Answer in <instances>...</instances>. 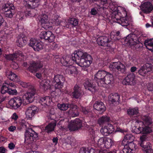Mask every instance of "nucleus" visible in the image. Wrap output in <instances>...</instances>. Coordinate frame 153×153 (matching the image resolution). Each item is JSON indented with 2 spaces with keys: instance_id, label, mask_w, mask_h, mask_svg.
Listing matches in <instances>:
<instances>
[{
  "instance_id": "obj_41",
  "label": "nucleus",
  "mask_w": 153,
  "mask_h": 153,
  "mask_svg": "<svg viewBox=\"0 0 153 153\" xmlns=\"http://www.w3.org/2000/svg\"><path fill=\"white\" fill-rule=\"evenodd\" d=\"M43 48V43L40 41H39L34 46L33 49L35 51H38L41 50Z\"/></svg>"
},
{
  "instance_id": "obj_55",
  "label": "nucleus",
  "mask_w": 153,
  "mask_h": 153,
  "mask_svg": "<svg viewBox=\"0 0 153 153\" xmlns=\"http://www.w3.org/2000/svg\"><path fill=\"white\" fill-rule=\"evenodd\" d=\"M15 146V145L13 143L11 142L9 144L8 147L11 150L14 149Z\"/></svg>"
},
{
  "instance_id": "obj_34",
  "label": "nucleus",
  "mask_w": 153,
  "mask_h": 153,
  "mask_svg": "<svg viewBox=\"0 0 153 153\" xmlns=\"http://www.w3.org/2000/svg\"><path fill=\"white\" fill-rule=\"evenodd\" d=\"M84 86L86 89L90 91L92 93H93L95 91V86L92 85L88 80L85 81L84 84Z\"/></svg>"
},
{
  "instance_id": "obj_58",
  "label": "nucleus",
  "mask_w": 153,
  "mask_h": 153,
  "mask_svg": "<svg viewBox=\"0 0 153 153\" xmlns=\"http://www.w3.org/2000/svg\"><path fill=\"white\" fill-rule=\"evenodd\" d=\"M5 82L7 83V86L9 87V88H10V87H13L15 88L16 87V85L13 83H8L7 82Z\"/></svg>"
},
{
  "instance_id": "obj_51",
  "label": "nucleus",
  "mask_w": 153,
  "mask_h": 153,
  "mask_svg": "<svg viewBox=\"0 0 153 153\" xmlns=\"http://www.w3.org/2000/svg\"><path fill=\"white\" fill-rule=\"evenodd\" d=\"M26 16L27 17H33L35 16L36 14L33 13V10L26 12L25 13Z\"/></svg>"
},
{
  "instance_id": "obj_33",
  "label": "nucleus",
  "mask_w": 153,
  "mask_h": 153,
  "mask_svg": "<svg viewBox=\"0 0 153 153\" xmlns=\"http://www.w3.org/2000/svg\"><path fill=\"white\" fill-rule=\"evenodd\" d=\"M119 34L120 32L119 31H113L111 33L109 40L112 42V44L113 42L120 39V36H119Z\"/></svg>"
},
{
  "instance_id": "obj_50",
  "label": "nucleus",
  "mask_w": 153,
  "mask_h": 153,
  "mask_svg": "<svg viewBox=\"0 0 153 153\" xmlns=\"http://www.w3.org/2000/svg\"><path fill=\"white\" fill-rule=\"evenodd\" d=\"M7 93L10 94L15 95L17 94V91L15 89L9 88Z\"/></svg>"
},
{
  "instance_id": "obj_7",
  "label": "nucleus",
  "mask_w": 153,
  "mask_h": 153,
  "mask_svg": "<svg viewBox=\"0 0 153 153\" xmlns=\"http://www.w3.org/2000/svg\"><path fill=\"white\" fill-rule=\"evenodd\" d=\"M38 19L42 25L45 29H51L54 25H58L61 23L58 19L49 21L48 16L45 14L39 15Z\"/></svg>"
},
{
  "instance_id": "obj_18",
  "label": "nucleus",
  "mask_w": 153,
  "mask_h": 153,
  "mask_svg": "<svg viewBox=\"0 0 153 153\" xmlns=\"http://www.w3.org/2000/svg\"><path fill=\"white\" fill-rule=\"evenodd\" d=\"M40 36L41 39H43L48 42H54L55 36L51 31H42L40 34Z\"/></svg>"
},
{
  "instance_id": "obj_15",
  "label": "nucleus",
  "mask_w": 153,
  "mask_h": 153,
  "mask_svg": "<svg viewBox=\"0 0 153 153\" xmlns=\"http://www.w3.org/2000/svg\"><path fill=\"white\" fill-rule=\"evenodd\" d=\"M65 81V78L60 75H57L54 76L53 82L54 88L60 89L63 87V83Z\"/></svg>"
},
{
  "instance_id": "obj_12",
  "label": "nucleus",
  "mask_w": 153,
  "mask_h": 153,
  "mask_svg": "<svg viewBox=\"0 0 153 153\" xmlns=\"http://www.w3.org/2000/svg\"><path fill=\"white\" fill-rule=\"evenodd\" d=\"M36 93V89L33 86H31L30 89L25 93L24 96V98L26 100V102L30 103L33 102L35 98V95Z\"/></svg>"
},
{
  "instance_id": "obj_39",
  "label": "nucleus",
  "mask_w": 153,
  "mask_h": 153,
  "mask_svg": "<svg viewBox=\"0 0 153 153\" xmlns=\"http://www.w3.org/2000/svg\"><path fill=\"white\" fill-rule=\"evenodd\" d=\"M56 126V123H50L47 126L45 129H43V130L49 133L53 130L54 127Z\"/></svg>"
},
{
  "instance_id": "obj_53",
  "label": "nucleus",
  "mask_w": 153,
  "mask_h": 153,
  "mask_svg": "<svg viewBox=\"0 0 153 153\" xmlns=\"http://www.w3.org/2000/svg\"><path fill=\"white\" fill-rule=\"evenodd\" d=\"M11 67L13 69H16L19 67V65L18 64L15 62H13L11 65Z\"/></svg>"
},
{
  "instance_id": "obj_22",
  "label": "nucleus",
  "mask_w": 153,
  "mask_h": 153,
  "mask_svg": "<svg viewBox=\"0 0 153 153\" xmlns=\"http://www.w3.org/2000/svg\"><path fill=\"white\" fill-rule=\"evenodd\" d=\"M39 87L41 89L45 91L54 87L53 84L51 85L50 81L47 79L42 80L40 82Z\"/></svg>"
},
{
  "instance_id": "obj_57",
  "label": "nucleus",
  "mask_w": 153,
  "mask_h": 153,
  "mask_svg": "<svg viewBox=\"0 0 153 153\" xmlns=\"http://www.w3.org/2000/svg\"><path fill=\"white\" fill-rule=\"evenodd\" d=\"M18 117L16 113H14L11 117L12 119L14 120H16L18 118Z\"/></svg>"
},
{
  "instance_id": "obj_37",
  "label": "nucleus",
  "mask_w": 153,
  "mask_h": 153,
  "mask_svg": "<svg viewBox=\"0 0 153 153\" xmlns=\"http://www.w3.org/2000/svg\"><path fill=\"white\" fill-rule=\"evenodd\" d=\"M105 139V140L104 142V148L109 149L111 148L113 143V141L112 139L106 137Z\"/></svg>"
},
{
  "instance_id": "obj_11",
  "label": "nucleus",
  "mask_w": 153,
  "mask_h": 153,
  "mask_svg": "<svg viewBox=\"0 0 153 153\" xmlns=\"http://www.w3.org/2000/svg\"><path fill=\"white\" fill-rule=\"evenodd\" d=\"M98 44L99 45L105 47L107 46V50L110 52L113 51V49L110 47L112 44V42L106 36H102L99 37L97 40Z\"/></svg>"
},
{
  "instance_id": "obj_9",
  "label": "nucleus",
  "mask_w": 153,
  "mask_h": 153,
  "mask_svg": "<svg viewBox=\"0 0 153 153\" xmlns=\"http://www.w3.org/2000/svg\"><path fill=\"white\" fill-rule=\"evenodd\" d=\"M38 135L31 128L26 129L25 133V142L27 144H31L37 139Z\"/></svg>"
},
{
  "instance_id": "obj_31",
  "label": "nucleus",
  "mask_w": 153,
  "mask_h": 153,
  "mask_svg": "<svg viewBox=\"0 0 153 153\" xmlns=\"http://www.w3.org/2000/svg\"><path fill=\"white\" fill-rule=\"evenodd\" d=\"M119 99L120 96L117 94H111L108 96V101L110 104H113L117 102H119Z\"/></svg>"
},
{
  "instance_id": "obj_2",
  "label": "nucleus",
  "mask_w": 153,
  "mask_h": 153,
  "mask_svg": "<svg viewBox=\"0 0 153 153\" xmlns=\"http://www.w3.org/2000/svg\"><path fill=\"white\" fill-rule=\"evenodd\" d=\"M142 121L137 120L135 122V126L133 127L132 131L137 134L142 133L147 134L152 131L151 128L149 126L152 123L150 117L148 116H142Z\"/></svg>"
},
{
  "instance_id": "obj_17",
  "label": "nucleus",
  "mask_w": 153,
  "mask_h": 153,
  "mask_svg": "<svg viewBox=\"0 0 153 153\" xmlns=\"http://www.w3.org/2000/svg\"><path fill=\"white\" fill-rule=\"evenodd\" d=\"M23 100L20 97H16L11 99L9 101V105L13 108L16 109L22 105Z\"/></svg>"
},
{
  "instance_id": "obj_42",
  "label": "nucleus",
  "mask_w": 153,
  "mask_h": 153,
  "mask_svg": "<svg viewBox=\"0 0 153 153\" xmlns=\"http://www.w3.org/2000/svg\"><path fill=\"white\" fill-rule=\"evenodd\" d=\"M144 67L145 68L146 71H147V73L153 72V65L150 63L146 64L144 65Z\"/></svg>"
},
{
  "instance_id": "obj_47",
  "label": "nucleus",
  "mask_w": 153,
  "mask_h": 153,
  "mask_svg": "<svg viewBox=\"0 0 153 153\" xmlns=\"http://www.w3.org/2000/svg\"><path fill=\"white\" fill-rule=\"evenodd\" d=\"M146 70L145 68L144 67V65L138 71V73L139 74L142 76H145L147 73L146 71Z\"/></svg>"
},
{
  "instance_id": "obj_36",
  "label": "nucleus",
  "mask_w": 153,
  "mask_h": 153,
  "mask_svg": "<svg viewBox=\"0 0 153 153\" xmlns=\"http://www.w3.org/2000/svg\"><path fill=\"white\" fill-rule=\"evenodd\" d=\"M5 73L7 76L11 80L16 81L17 80V76L11 71L7 70Z\"/></svg>"
},
{
  "instance_id": "obj_28",
  "label": "nucleus",
  "mask_w": 153,
  "mask_h": 153,
  "mask_svg": "<svg viewBox=\"0 0 153 153\" xmlns=\"http://www.w3.org/2000/svg\"><path fill=\"white\" fill-rule=\"evenodd\" d=\"M20 56L22 57L23 55H22L21 51H19L16 52L13 54L5 55V57L7 60H13L16 59Z\"/></svg>"
},
{
  "instance_id": "obj_56",
  "label": "nucleus",
  "mask_w": 153,
  "mask_h": 153,
  "mask_svg": "<svg viewBox=\"0 0 153 153\" xmlns=\"http://www.w3.org/2000/svg\"><path fill=\"white\" fill-rule=\"evenodd\" d=\"M87 153H95V151L91 148H87Z\"/></svg>"
},
{
  "instance_id": "obj_4",
  "label": "nucleus",
  "mask_w": 153,
  "mask_h": 153,
  "mask_svg": "<svg viewBox=\"0 0 153 153\" xmlns=\"http://www.w3.org/2000/svg\"><path fill=\"white\" fill-rule=\"evenodd\" d=\"M94 79L99 86L105 88L111 85L114 82L113 75L103 70H100L97 72L95 75Z\"/></svg>"
},
{
  "instance_id": "obj_44",
  "label": "nucleus",
  "mask_w": 153,
  "mask_h": 153,
  "mask_svg": "<svg viewBox=\"0 0 153 153\" xmlns=\"http://www.w3.org/2000/svg\"><path fill=\"white\" fill-rule=\"evenodd\" d=\"M127 112L130 115L137 114L138 112V108L136 107L134 108L129 109L128 110Z\"/></svg>"
},
{
  "instance_id": "obj_59",
  "label": "nucleus",
  "mask_w": 153,
  "mask_h": 153,
  "mask_svg": "<svg viewBox=\"0 0 153 153\" xmlns=\"http://www.w3.org/2000/svg\"><path fill=\"white\" fill-rule=\"evenodd\" d=\"M16 129V127L15 126H10L8 128V130L11 132H13Z\"/></svg>"
},
{
  "instance_id": "obj_60",
  "label": "nucleus",
  "mask_w": 153,
  "mask_h": 153,
  "mask_svg": "<svg viewBox=\"0 0 153 153\" xmlns=\"http://www.w3.org/2000/svg\"><path fill=\"white\" fill-rule=\"evenodd\" d=\"M79 153H87V149L86 148L82 147L81 148Z\"/></svg>"
},
{
  "instance_id": "obj_13",
  "label": "nucleus",
  "mask_w": 153,
  "mask_h": 153,
  "mask_svg": "<svg viewBox=\"0 0 153 153\" xmlns=\"http://www.w3.org/2000/svg\"><path fill=\"white\" fill-rule=\"evenodd\" d=\"M39 111L38 108L36 106L33 105L28 107L26 110L25 114L26 117L28 120L33 118Z\"/></svg>"
},
{
  "instance_id": "obj_27",
  "label": "nucleus",
  "mask_w": 153,
  "mask_h": 153,
  "mask_svg": "<svg viewBox=\"0 0 153 153\" xmlns=\"http://www.w3.org/2000/svg\"><path fill=\"white\" fill-rule=\"evenodd\" d=\"M74 91L72 93L73 97L78 98L83 94V92L80 87L77 85H75L74 89Z\"/></svg>"
},
{
  "instance_id": "obj_46",
  "label": "nucleus",
  "mask_w": 153,
  "mask_h": 153,
  "mask_svg": "<svg viewBox=\"0 0 153 153\" xmlns=\"http://www.w3.org/2000/svg\"><path fill=\"white\" fill-rule=\"evenodd\" d=\"M68 23L73 26H76L78 25V22L75 18H71L69 19Z\"/></svg>"
},
{
  "instance_id": "obj_16",
  "label": "nucleus",
  "mask_w": 153,
  "mask_h": 153,
  "mask_svg": "<svg viewBox=\"0 0 153 153\" xmlns=\"http://www.w3.org/2000/svg\"><path fill=\"white\" fill-rule=\"evenodd\" d=\"M146 139V136L143 135L140 138V141L139 144L141 147L144 149L143 150L144 153H152L153 150L150 146V143H147L145 145H143L144 142Z\"/></svg>"
},
{
  "instance_id": "obj_29",
  "label": "nucleus",
  "mask_w": 153,
  "mask_h": 153,
  "mask_svg": "<svg viewBox=\"0 0 153 153\" xmlns=\"http://www.w3.org/2000/svg\"><path fill=\"white\" fill-rule=\"evenodd\" d=\"M134 35L132 34L128 35L125 39V44L131 46L136 44L135 40L133 39Z\"/></svg>"
},
{
  "instance_id": "obj_62",
  "label": "nucleus",
  "mask_w": 153,
  "mask_h": 153,
  "mask_svg": "<svg viewBox=\"0 0 153 153\" xmlns=\"http://www.w3.org/2000/svg\"><path fill=\"white\" fill-rule=\"evenodd\" d=\"M4 20L3 17L0 15V26L2 25L4 22Z\"/></svg>"
},
{
  "instance_id": "obj_24",
  "label": "nucleus",
  "mask_w": 153,
  "mask_h": 153,
  "mask_svg": "<svg viewBox=\"0 0 153 153\" xmlns=\"http://www.w3.org/2000/svg\"><path fill=\"white\" fill-rule=\"evenodd\" d=\"M42 67V65L40 63H36L34 62H32L31 64L30 65L28 68L29 70L32 72H36L39 70L42 71V69L44 70L43 69H41Z\"/></svg>"
},
{
  "instance_id": "obj_54",
  "label": "nucleus",
  "mask_w": 153,
  "mask_h": 153,
  "mask_svg": "<svg viewBox=\"0 0 153 153\" xmlns=\"http://www.w3.org/2000/svg\"><path fill=\"white\" fill-rule=\"evenodd\" d=\"M147 88L149 91H153V84L152 83H148L147 84Z\"/></svg>"
},
{
  "instance_id": "obj_61",
  "label": "nucleus",
  "mask_w": 153,
  "mask_h": 153,
  "mask_svg": "<svg viewBox=\"0 0 153 153\" xmlns=\"http://www.w3.org/2000/svg\"><path fill=\"white\" fill-rule=\"evenodd\" d=\"M97 13V12L95 8H93L91 11V14L92 15H95Z\"/></svg>"
},
{
  "instance_id": "obj_25",
  "label": "nucleus",
  "mask_w": 153,
  "mask_h": 153,
  "mask_svg": "<svg viewBox=\"0 0 153 153\" xmlns=\"http://www.w3.org/2000/svg\"><path fill=\"white\" fill-rule=\"evenodd\" d=\"M93 107L94 109L102 112L106 110L103 103L100 101H96L94 104Z\"/></svg>"
},
{
  "instance_id": "obj_10",
  "label": "nucleus",
  "mask_w": 153,
  "mask_h": 153,
  "mask_svg": "<svg viewBox=\"0 0 153 153\" xmlns=\"http://www.w3.org/2000/svg\"><path fill=\"white\" fill-rule=\"evenodd\" d=\"M111 71L123 73L126 71V68L124 63L120 62H114L111 63L109 66Z\"/></svg>"
},
{
  "instance_id": "obj_19",
  "label": "nucleus",
  "mask_w": 153,
  "mask_h": 153,
  "mask_svg": "<svg viewBox=\"0 0 153 153\" xmlns=\"http://www.w3.org/2000/svg\"><path fill=\"white\" fill-rule=\"evenodd\" d=\"M114 130V128L113 125L111 124L108 123L102 127L100 131L103 135L107 136L112 133Z\"/></svg>"
},
{
  "instance_id": "obj_52",
  "label": "nucleus",
  "mask_w": 153,
  "mask_h": 153,
  "mask_svg": "<svg viewBox=\"0 0 153 153\" xmlns=\"http://www.w3.org/2000/svg\"><path fill=\"white\" fill-rule=\"evenodd\" d=\"M80 110L82 112L85 114L89 113L90 111L87 110V108H84L82 106H80Z\"/></svg>"
},
{
  "instance_id": "obj_38",
  "label": "nucleus",
  "mask_w": 153,
  "mask_h": 153,
  "mask_svg": "<svg viewBox=\"0 0 153 153\" xmlns=\"http://www.w3.org/2000/svg\"><path fill=\"white\" fill-rule=\"evenodd\" d=\"M105 137L99 138L96 141L95 143L97 146L100 148H104V144Z\"/></svg>"
},
{
  "instance_id": "obj_49",
  "label": "nucleus",
  "mask_w": 153,
  "mask_h": 153,
  "mask_svg": "<svg viewBox=\"0 0 153 153\" xmlns=\"http://www.w3.org/2000/svg\"><path fill=\"white\" fill-rule=\"evenodd\" d=\"M19 84L22 87L28 88L29 89H30L31 86H32L30 85V84L29 83H27L22 81L19 82Z\"/></svg>"
},
{
  "instance_id": "obj_30",
  "label": "nucleus",
  "mask_w": 153,
  "mask_h": 153,
  "mask_svg": "<svg viewBox=\"0 0 153 153\" xmlns=\"http://www.w3.org/2000/svg\"><path fill=\"white\" fill-rule=\"evenodd\" d=\"M16 42L18 46L20 47H22L26 43V38L24 35L20 34L18 36Z\"/></svg>"
},
{
  "instance_id": "obj_63",
  "label": "nucleus",
  "mask_w": 153,
  "mask_h": 153,
  "mask_svg": "<svg viewBox=\"0 0 153 153\" xmlns=\"http://www.w3.org/2000/svg\"><path fill=\"white\" fill-rule=\"evenodd\" d=\"M6 151L5 149L3 147H0V153H5Z\"/></svg>"
},
{
  "instance_id": "obj_48",
  "label": "nucleus",
  "mask_w": 153,
  "mask_h": 153,
  "mask_svg": "<svg viewBox=\"0 0 153 153\" xmlns=\"http://www.w3.org/2000/svg\"><path fill=\"white\" fill-rule=\"evenodd\" d=\"M38 41L37 40L35 39L32 38L30 40L29 45L34 49V46H35L36 44Z\"/></svg>"
},
{
  "instance_id": "obj_35",
  "label": "nucleus",
  "mask_w": 153,
  "mask_h": 153,
  "mask_svg": "<svg viewBox=\"0 0 153 153\" xmlns=\"http://www.w3.org/2000/svg\"><path fill=\"white\" fill-rule=\"evenodd\" d=\"M144 44L147 49L153 52V39L146 40Z\"/></svg>"
},
{
  "instance_id": "obj_6",
  "label": "nucleus",
  "mask_w": 153,
  "mask_h": 153,
  "mask_svg": "<svg viewBox=\"0 0 153 153\" xmlns=\"http://www.w3.org/2000/svg\"><path fill=\"white\" fill-rule=\"evenodd\" d=\"M134 139V137L131 134H126L122 141V143L126 142L128 144L123 149V153H134L136 149V146L133 142Z\"/></svg>"
},
{
  "instance_id": "obj_5",
  "label": "nucleus",
  "mask_w": 153,
  "mask_h": 153,
  "mask_svg": "<svg viewBox=\"0 0 153 153\" xmlns=\"http://www.w3.org/2000/svg\"><path fill=\"white\" fill-rule=\"evenodd\" d=\"M59 122L57 123V126L59 128L68 130V129L71 131H74L81 128L82 126V124L81 120L79 119H76L74 120H71L68 123V125L67 127L64 126H62V123L64 122V120L62 118H60L59 120L56 117L55 119L56 123H57L59 120Z\"/></svg>"
},
{
  "instance_id": "obj_64",
  "label": "nucleus",
  "mask_w": 153,
  "mask_h": 153,
  "mask_svg": "<svg viewBox=\"0 0 153 153\" xmlns=\"http://www.w3.org/2000/svg\"><path fill=\"white\" fill-rule=\"evenodd\" d=\"M36 76L39 79H40L42 77L41 74L40 73H37L36 74Z\"/></svg>"
},
{
  "instance_id": "obj_26",
  "label": "nucleus",
  "mask_w": 153,
  "mask_h": 153,
  "mask_svg": "<svg viewBox=\"0 0 153 153\" xmlns=\"http://www.w3.org/2000/svg\"><path fill=\"white\" fill-rule=\"evenodd\" d=\"M70 107L71 109L68 111L69 115L73 117L78 116L79 115V113L77 111L78 110L77 106L76 105L72 104L70 105Z\"/></svg>"
},
{
  "instance_id": "obj_3",
  "label": "nucleus",
  "mask_w": 153,
  "mask_h": 153,
  "mask_svg": "<svg viewBox=\"0 0 153 153\" xmlns=\"http://www.w3.org/2000/svg\"><path fill=\"white\" fill-rule=\"evenodd\" d=\"M71 56L72 60L82 67H88L92 62L91 56L87 53L82 51H75Z\"/></svg>"
},
{
  "instance_id": "obj_43",
  "label": "nucleus",
  "mask_w": 153,
  "mask_h": 153,
  "mask_svg": "<svg viewBox=\"0 0 153 153\" xmlns=\"http://www.w3.org/2000/svg\"><path fill=\"white\" fill-rule=\"evenodd\" d=\"M109 120V118L107 116H102L98 120V123L100 125H102L103 123L108 122Z\"/></svg>"
},
{
  "instance_id": "obj_20",
  "label": "nucleus",
  "mask_w": 153,
  "mask_h": 153,
  "mask_svg": "<svg viewBox=\"0 0 153 153\" xmlns=\"http://www.w3.org/2000/svg\"><path fill=\"white\" fill-rule=\"evenodd\" d=\"M141 10L144 13H148L151 12L153 9V6L149 2H145L140 6Z\"/></svg>"
},
{
  "instance_id": "obj_8",
  "label": "nucleus",
  "mask_w": 153,
  "mask_h": 153,
  "mask_svg": "<svg viewBox=\"0 0 153 153\" xmlns=\"http://www.w3.org/2000/svg\"><path fill=\"white\" fill-rule=\"evenodd\" d=\"M68 57H66L65 59L63 58L61 59V62L65 66H68L66 70V71L68 74H71L74 76L78 73L76 67L71 65Z\"/></svg>"
},
{
  "instance_id": "obj_1",
  "label": "nucleus",
  "mask_w": 153,
  "mask_h": 153,
  "mask_svg": "<svg viewBox=\"0 0 153 153\" xmlns=\"http://www.w3.org/2000/svg\"><path fill=\"white\" fill-rule=\"evenodd\" d=\"M99 1L102 6L97 5L98 11H102L109 7V13L107 14L108 18L110 20L117 22L123 26L129 25L131 22V17L127 15L125 8L118 6L115 2L111 0H94Z\"/></svg>"
},
{
  "instance_id": "obj_21",
  "label": "nucleus",
  "mask_w": 153,
  "mask_h": 153,
  "mask_svg": "<svg viewBox=\"0 0 153 153\" xmlns=\"http://www.w3.org/2000/svg\"><path fill=\"white\" fill-rule=\"evenodd\" d=\"M135 83V76L133 74H128L123 81V83L126 85H132Z\"/></svg>"
},
{
  "instance_id": "obj_23",
  "label": "nucleus",
  "mask_w": 153,
  "mask_h": 153,
  "mask_svg": "<svg viewBox=\"0 0 153 153\" xmlns=\"http://www.w3.org/2000/svg\"><path fill=\"white\" fill-rule=\"evenodd\" d=\"M40 1V0H24V4L26 7L33 8L38 6Z\"/></svg>"
},
{
  "instance_id": "obj_32",
  "label": "nucleus",
  "mask_w": 153,
  "mask_h": 153,
  "mask_svg": "<svg viewBox=\"0 0 153 153\" xmlns=\"http://www.w3.org/2000/svg\"><path fill=\"white\" fill-rule=\"evenodd\" d=\"M52 102L51 98L49 96H46L41 98L39 102L42 105L45 106L49 105Z\"/></svg>"
},
{
  "instance_id": "obj_45",
  "label": "nucleus",
  "mask_w": 153,
  "mask_h": 153,
  "mask_svg": "<svg viewBox=\"0 0 153 153\" xmlns=\"http://www.w3.org/2000/svg\"><path fill=\"white\" fill-rule=\"evenodd\" d=\"M9 87H8L6 82L4 83L1 87V93L2 94H4L8 93Z\"/></svg>"
},
{
  "instance_id": "obj_40",
  "label": "nucleus",
  "mask_w": 153,
  "mask_h": 153,
  "mask_svg": "<svg viewBox=\"0 0 153 153\" xmlns=\"http://www.w3.org/2000/svg\"><path fill=\"white\" fill-rule=\"evenodd\" d=\"M57 107L59 109L62 111H66L69 107V104L67 103H59L57 105Z\"/></svg>"
},
{
  "instance_id": "obj_14",
  "label": "nucleus",
  "mask_w": 153,
  "mask_h": 153,
  "mask_svg": "<svg viewBox=\"0 0 153 153\" xmlns=\"http://www.w3.org/2000/svg\"><path fill=\"white\" fill-rule=\"evenodd\" d=\"M15 7L11 3H7L3 8L5 16L7 17L11 18L14 13Z\"/></svg>"
}]
</instances>
